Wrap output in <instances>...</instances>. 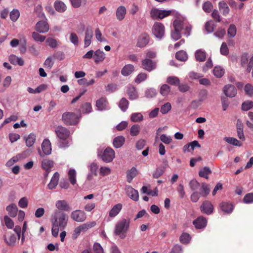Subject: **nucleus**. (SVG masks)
<instances>
[{"label": "nucleus", "instance_id": "obj_1", "mask_svg": "<svg viewBox=\"0 0 253 253\" xmlns=\"http://www.w3.org/2000/svg\"><path fill=\"white\" fill-rule=\"evenodd\" d=\"M68 221V215L61 211H55L51 216L52 224L51 234L54 237L58 235L59 230H62L66 227Z\"/></svg>", "mask_w": 253, "mask_h": 253}, {"label": "nucleus", "instance_id": "obj_2", "mask_svg": "<svg viewBox=\"0 0 253 253\" xmlns=\"http://www.w3.org/2000/svg\"><path fill=\"white\" fill-rule=\"evenodd\" d=\"M55 133L60 139L59 146L66 148L69 146L70 141L69 139L70 131L65 127L61 126H58L55 130Z\"/></svg>", "mask_w": 253, "mask_h": 253}, {"label": "nucleus", "instance_id": "obj_3", "mask_svg": "<svg viewBox=\"0 0 253 253\" xmlns=\"http://www.w3.org/2000/svg\"><path fill=\"white\" fill-rule=\"evenodd\" d=\"M130 224L129 219L123 218L119 221L116 224L114 233L116 235H118L121 238L125 237V234L128 230Z\"/></svg>", "mask_w": 253, "mask_h": 253}, {"label": "nucleus", "instance_id": "obj_4", "mask_svg": "<svg viewBox=\"0 0 253 253\" xmlns=\"http://www.w3.org/2000/svg\"><path fill=\"white\" fill-rule=\"evenodd\" d=\"M183 21L180 18H176L173 22L174 31L171 33V38L176 41L180 38V31L182 30V26L183 25Z\"/></svg>", "mask_w": 253, "mask_h": 253}, {"label": "nucleus", "instance_id": "obj_5", "mask_svg": "<svg viewBox=\"0 0 253 253\" xmlns=\"http://www.w3.org/2000/svg\"><path fill=\"white\" fill-rule=\"evenodd\" d=\"M80 116L74 113L66 112L62 115L63 122L68 125H74L77 124L79 121Z\"/></svg>", "mask_w": 253, "mask_h": 253}, {"label": "nucleus", "instance_id": "obj_6", "mask_svg": "<svg viewBox=\"0 0 253 253\" xmlns=\"http://www.w3.org/2000/svg\"><path fill=\"white\" fill-rule=\"evenodd\" d=\"M41 147L42 152L40 149L38 150L39 154L41 157H43L45 155H48L51 154V145L49 139H44L42 143Z\"/></svg>", "mask_w": 253, "mask_h": 253}, {"label": "nucleus", "instance_id": "obj_7", "mask_svg": "<svg viewBox=\"0 0 253 253\" xmlns=\"http://www.w3.org/2000/svg\"><path fill=\"white\" fill-rule=\"evenodd\" d=\"M71 218L76 222H82L86 220V215L84 211L81 210H76L71 212Z\"/></svg>", "mask_w": 253, "mask_h": 253}, {"label": "nucleus", "instance_id": "obj_8", "mask_svg": "<svg viewBox=\"0 0 253 253\" xmlns=\"http://www.w3.org/2000/svg\"><path fill=\"white\" fill-rule=\"evenodd\" d=\"M152 33L157 38L161 39L165 34V27L163 24L159 22L155 23L152 28Z\"/></svg>", "mask_w": 253, "mask_h": 253}, {"label": "nucleus", "instance_id": "obj_9", "mask_svg": "<svg viewBox=\"0 0 253 253\" xmlns=\"http://www.w3.org/2000/svg\"><path fill=\"white\" fill-rule=\"evenodd\" d=\"M102 160L106 163H110L115 158V152L111 148H107L101 156Z\"/></svg>", "mask_w": 253, "mask_h": 253}, {"label": "nucleus", "instance_id": "obj_10", "mask_svg": "<svg viewBox=\"0 0 253 253\" xmlns=\"http://www.w3.org/2000/svg\"><path fill=\"white\" fill-rule=\"evenodd\" d=\"M87 168L89 172L86 176V179L87 180L90 181L93 179L94 176L97 175L98 166L95 162H92L88 165Z\"/></svg>", "mask_w": 253, "mask_h": 253}, {"label": "nucleus", "instance_id": "obj_11", "mask_svg": "<svg viewBox=\"0 0 253 253\" xmlns=\"http://www.w3.org/2000/svg\"><path fill=\"white\" fill-rule=\"evenodd\" d=\"M126 195L132 200L137 201L139 200V194L137 190L134 189L130 185H126L125 187Z\"/></svg>", "mask_w": 253, "mask_h": 253}, {"label": "nucleus", "instance_id": "obj_12", "mask_svg": "<svg viewBox=\"0 0 253 253\" xmlns=\"http://www.w3.org/2000/svg\"><path fill=\"white\" fill-rule=\"evenodd\" d=\"M45 21H40L36 25V30L40 33H45L49 29V26L47 22V19L45 18Z\"/></svg>", "mask_w": 253, "mask_h": 253}, {"label": "nucleus", "instance_id": "obj_13", "mask_svg": "<svg viewBox=\"0 0 253 253\" xmlns=\"http://www.w3.org/2000/svg\"><path fill=\"white\" fill-rule=\"evenodd\" d=\"M149 42V37L145 33H142L138 37L136 46L142 48L145 47Z\"/></svg>", "mask_w": 253, "mask_h": 253}, {"label": "nucleus", "instance_id": "obj_14", "mask_svg": "<svg viewBox=\"0 0 253 253\" xmlns=\"http://www.w3.org/2000/svg\"><path fill=\"white\" fill-rule=\"evenodd\" d=\"M208 92L206 89L202 90L199 94V100H194L192 102V106L194 107H198L201 104V103L205 100L208 97Z\"/></svg>", "mask_w": 253, "mask_h": 253}, {"label": "nucleus", "instance_id": "obj_15", "mask_svg": "<svg viewBox=\"0 0 253 253\" xmlns=\"http://www.w3.org/2000/svg\"><path fill=\"white\" fill-rule=\"evenodd\" d=\"M200 209L202 212L209 215L213 212V206L211 202L205 201L202 204Z\"/></svg>", "mask_w": 253, "mask_h": 253}, {"label": "nucleus", "instance_id": "obj_16", "mask_svg": "<svg viewBox=\"0 0 253 253\" xmlns=\"http://www.w3.org/2000/svg\"><path fill=\"white\" fill-rule=\"evenodd\" d=\"M55 207L59 211H69L71 207L66 200H58L55 203Z\"/></svg>", "mask_w": 253, "mask_h": 253}, {"label": "nucleus", "instance_id": "obj_17", "mask_svg": "<svg viewBox=\"0 0 253 253\" xmlns=\"http://www.w3.org/2000/svg\"><path fill=\"white\" fill-rule=\"evenodd\" d=\"M223 92L226 96L229 97H233L237 94V90L235 87L232 84H227L224 86Z\"/></svg>", "mask_w": 253, "mask_h": 253}, {"label": "nucleus", "instance_id": "obj_18", "mask_svg": "<svg viewBox=\"0 0 253 253\" xmlns=\"http://www.w3.org/2000/svg\"><path fill=\"white\" fill-rule=\"evenodd\" d=\"M93 37V31L91 27H87L85 32V38L84 40V47H88L91 42Z\"/></svg>", "mask_w": 253, "mask_h": 253}, {"label": "nucleus", "instance_id": "obj_19", "mask_svg": "<svg viewBox=\"0 0 253 253\" xmlns=\"http://www.w3.org/2000/svg\"><path fill=\"white\" fill-rule=\"evenodd\" d=\"M96 106L99 111H103L109 109L108 102L105 98H101L96 101Z\"/></svg>", "mask_w": 253, "mask_h": 253}, {"label": "nucleus", "instance_id": "obj_20", "mask_svg": "<svg viewBox=\"0 0 253 253\" xmlns=\"http://www.w3.org/2000/svg\"><path fill=\"white\" fill-rule=\"evenodd\" d=\"M4 240L7 245L10 246H13L15 245L17 236L13 234L7 233L4 236Z\"/></svg>", "mask_w": 253, "mask_h": 253}, {"label": "nucleus", "instance_id": "obj_21", "mask_svg": "<svg viewBox=\"0 0 253 253\" xmlns=\"http://www.w3.org/2000/svg\"><path fill=\"white\" fill-rule=\"evenodd\" d=\"M126 14V9L123 6H119L116 9V16L118 20L122 21L125 17Z\"/></svg>", "mask_w": 253, "mask_h": 253}, {"label": "nucleus", "instance_id": "obj_22", "mask_svg": "<svg viewBox=\"0 0 253 253\" xmlns=\"http://www.w3.org/2000/svg\"><path fill=\"white\" fill-rule=\"evenodd\" d=\"M142 65L143 69L149 72L152 71L156 68L155 63L147 58L142 61Z\"/></svg>", "mask_w": 253, "mask_h": 253}, {"label": "nucleus", "instance_id": "obj_23", "mask_svg": "<svg viewBox=\"0 0 253 253\" xmlns=\"http://www.w3.org/2000/svg\"><path fill=\"white\" fill-rule=\"evenodd\" d=\"M207 221L206 218L203 216H200L193 221V224L197 229L205 228L207 225Z\"/></svg>", "mask_w": 253, "mask_h": 253}, {"label": "nucleus", "instance_id": "obj_24", "mask_svg": "<svg viewBox=\"0 0 253 253\" xmlns=\"http://www.w3.org/2000/svg\"><path fill=\"white\" fill-rule=\"evenodd\" d=\"M54 166V162L51 160L47 159H43L42 161V168L46 171H49ZM49 171L47 172L46 175H47Z\"/></svg>", "mask_w": 253, "mask_h": 253}, {"label": "nucleus", "instance_id": "obj_25", "mask_svg": "<svg viewBox=\"0 0 253 253\" xmlns=\"http://www.w3.org/2000/svg\"><path fill=\"white\" fill-rule=\"evenodd\" d=\"M59 178V174L57 172H55L52 177L49 183L47 185L48 188L49 189H53L55 188L58 184Z\"/></svg>", "mask_w": 253, "mask_h": 253}, {"label": "nucleus", "instance_id": "obj_26", "mask_svg": "<svg viewBox=\"0 0 253 253\" xmlns=\"http://www.w3.org/2000/svg\"><path fill=\"white\" fill-rule=\"evenodd\" d=\"M221 210L226 213H231L234 209L233 206L229 203L222 202L220 204Z\"/></svg>", "mask_w": 253, "mask_h": 253}, {"label": "nucleus", "instance_id": "obj_27", "mask_svg": "<svg viewBox=\"0 0 253 253\" xmlns=\"http://www.w3.org/2000/svg\"><path fill=\"white\" fill-rule=\"evenodd\" d=\"M123 206L121 204H117L115 205L111 209L109 213V216L110 217H114L117 216L122 209Z\"/></svg>", "mask_w": 253, "mask_h": 253}, {"label": "nucleus", "instance_id": "obj_28", "mask_svg": "<svg viewBox=\"0 0 253 253\" xmlns=\"http://www.w3.org/2000/svg\"><path fill=\"white\" fill-rule=\"evenodd\" d=\"M9 61L13 65H18L19 66H23L24 64V60L15 55H11L9 56Z\"/></svg>", "mask_w": 253, "mask_h": 253}, {"label": "nucleus", "instance_id": "obj_29", "mask_svg": "<svg viewBox=\"0 0 253 253\" xmlns=\"http://www.w3.org/2000/svg\"><path fill=\"white\" fill-rule=\"evenodd\" d=\"M94 54V60L96 63L103 61L105 58L104 52L99 49L95 51Z\"/></svg>", "mask_w": 253, "mask_h": 253}, {"label": "nucleus", "instance_id": "obj_30", "mask_svg": "<svg viewBox=\"0 0 253 253\" xmlns=\"http://www.w3.org/2000/svg\"><path fill=\"white\" fill-rule=\"evenodd\" d=\"M137 170L135 167H132L126 172V179L128 183H131L132 179L137 175Z\"/></svg>", "mask_w": 253, "mask_h": 253}, {"label": "nucleus", "instance_id": "obj_31", "mask_svg": "<svg viewBox=\"0 0 253 253\" xmlns=\"http://www.w3.org/2000/svg\"><path fill=\"white\" fill-rule=\"evenodd\" d=\"M68 179L73 185H74L77 182V172L74 169H70L68 172Z\"/></svg>", "mask_w": 253, "mask_h": 253}, {"label": "nucleus", "instance_id": "obj_32", "mask_svg": "<svg viewBox=\"0 0 253 253\" xmlns=\"http://www.w3.org/2000/svg\"><path fill=\"white\" fill-rule=\"evenodd\" d=\"M218 7L219 10L221 11L223 15L226 16L229 14L230 8L225 1H220L218 3Z\"/></svg>", "mask_w": 253, "mask_h": 253}, {"label": "nucleus", "instance_id": "obj_33", "mask_svg": "<svg viewBox=\"0 0 253 253\" xmlns=\"http://www.w3.org/2000/svg\"><path fill=\"white\" fill-rule=\"evenodd\" d=\"M125 138L123 136H118L116 137L113 140V145L116 148L121 147L124 144Z\"/></svg>", "mask_w": 253, "mask_h": 253}, {"label": "nucleus", "instance_id": "obj_34", "mask_svg": "<svg viewBox=\"0 0 253 253\" xmlns=\"http://www.w3.org/2000/svg\"><path fill=\"white\" fill-rule=\"evenodd\" d=\"M55 10L58 12H63L67 8L66 5L61 1L56 0L54 4Z\"/></svg>", "mask_w": 253, "mask_h": 253}, {"label": "nucleus", "instance_id": "obj_35", "mask_svg": "<svg viewBox=\"0 0 253 253\" xmlns=\"http://www.w3.org/2000/svg\"><path fill=\"white\" fill-rule=\"evenodd\" d=\"M127 92L130 100L136 99L138 97L135 88L132 86L128 87Z\"/></svg>", "mask_w": 253, "mask_h": 253}, {"label": "nucleus", "instance_id": "obj_36", "mask_svg": "<svg viewBox=\"0 0 253 253\" xmlns=\"http://www.w3.org/2000/svg\"><path fill=\"white\" fill-rule=\"evenodd\" d=\"M134 71V66L131 64L125 65L121 71L122 74L124 76H127Z\"/></svg>", "mask_w": 253, "mask_h": 253}, {"label": "nucleus", "instance_id": "obj_37", "mask_svg": "<svg viewBox=\"0 0 253 253\" xmlns=\"http://www.w3.org/2000/svg\"><path fill=\"white\" fill-rule=\"evenodd\" d=\"M6 210L8 212L9 215L14 217L17 215L18 208L16 205L11 204L6 207Z\"/></svg>", "mask_w": 253, "mask_h": 253}, {"label": "nucleus", "instance_id": "obj_38", "mask_svg": "<svg viewBox=\"0 0 253 253\" xmlns=\"http://www.w3.org/2000/svg\"><path fill=\"white\" fill-rule=\"evenodd\" d=\"M196 60L202 62L204 61L206 59V52L202 49L197 50L195 54Z\"/></svg>", "mask_w": 253, "mask_h": 253}, {"label": "nucleus", "instance_id": "obj_39", "mask_svg": "<svg viewBox=\"0 0 253 253\" xmlns=\"http://www.w3.org/2000/svg\"><path fill=\"white\" fill-rule=\"evenodd\" d=\"M224 140L228 143L235 146H241L242 143L234 137H225Z\"/></svg>", "mask_w": 253, "mask_h": 253}, {"label": "nucleus", "instance_id": "obj_40", "mask_svg": "<svg viewBox=\"0 0 253 253\" xmlns=\"http://www.w3.org/2000/svg\"><path fill=\"white\" fill-rule=\"evenodd\" d=\"M211 173V170L210 168L205 167L199 170V175L201 177H204L206 179H208V175Z\"/></svg>", "mask_w": 253, "mask_h": 253}, {"label": "nucleus", "instance_id": "obj_41", "mask_svg": "<svg viewBox=\"0 0 253 253\" xmlns=\"http://www.w3.org/2000/svg\"><path fill=\"white\" fill-rule=\"evenodd\" d=\"M36 136L34 133H30L26 138V145L27 147H31L35 142Z\"/></svg>", "mask_w": 253, "mask_h": 253}, {"label": "nucleus", "instance_id": "obj_42", "mask_svg": "<svg viewBox=\"0 0 253 253\" xmlns=\"http://www.w3.org/2000/svg\"><path fill=\"white\" fill-rule=\"evenodd\" d=\"M213 74L216 78H221L224 74V69L220 66H215L213 70Z\"/></svg>", "mask_w": 253, "mask_h": 253}, {"label": "nucleus", "instance_id": "obj_43", "mask_svg": "<svg viewBox=\"0 0 253 253\" xmlns=\"http://www.w3.org/2000/svg\"><path fill=\"white\" fill-rule=\"evenodd\" d=\"M96 225L95 221H89L81 225L83 232H85L88 229L94 227Z\"/></svg>", "mask_w": 253, "mask_h": 253}, {"label": "nucleus", "instance_id": "obj_44", "mask_svg": "<svg viewBox=\"0 0 253 253\" xmlns=\"http://www.w3.org/2000/svg\"><path fill=\"white\" fill-rule=\"evenodd\" d=\"M176 58L181 61H185L188 58L186 52L183 50H180L176 52L175 54Z\"/></svg>", "mask_w": 253, "mask_h": 253}, {"label": "nucleus", "instance_id": "obj_45", "mask_svg": "<svg viewBox=\"0 0 253 253\" xmlns=\"http://www.w3.org/2000/svg\"><path fill=\"white\" fill-rule=\"evenodd\" d=\"M130 120L133 122H139L143 120V116L141 113H134L131 115Z\"/></svg>", "mask_w": 253, "mask_h": 253}, {"label": "nucleus", "instance_id": "obj_46", "mask_svg": "<svg viewBox=\"0 0 253 253\" xmlns=\"http://www.w3.org/2000/svg\"><path fill=\"white\" fill-rule=\"evenodd\" d=\"M167 82L168 84L175 86H177L180 84L179 79L175 76L169 77L167 79Z\"/></svg>", "mask_w": 253, "mask_h": 253}, {"label": "nucleus", "instance_id": "obj_47", "mask_svg": "<svg viewBox=\"0 0 253 253\" xmlns=\"http://www.w3.org/2000/svg\"><path fill=\"white\" fill-rule=\"evenodd\" d=\"M10 18L13 22H16L20 16V12L17 9H13L9 14Z\"/></svg>", "mask_w": 253, "mask_h": 253}, {"label": "nucleus", "instance_id": "obj_48", "mask_svg": "<svg viewBox=\"0 0 253 253\" xmlns=\"http://www.w3.org/2000/svg\"><path fill=\"white\" fill-rule=\"evenodd\" d=\"M34 11L39 17L45 19L46 17L42 11V7L41 5L39 4L36 6L35 8Z\"/></svg>", "mask_w": 253, "mask_h": 253}, {"label": "nucleus", "instance_id": "obj_49", "mask_svg": "<svg viewBox=\"0 0 253 253\" xmlns=\"http://www.w3.org/2000/svg\"><path fill=\"white\" fill-rule=\"evenodd\" d=\"M140 126L138 125H133L130 129V133L131 136H137L140 132Z\"/></svg>", "mask_w": 253, "mask_h": 253}, {"label": "nucleus", "instance_id": "obj_50", "mask_svg": "<svg viewBox=\"0 0 253 253\" xmlns=\"http://www.w3.org/2000/svg\"><path fill=\"white\" fill-rule=\"evenodd\" d=\"M33 39L38 42H43L45 39V36L40 35L38 32H34L32 33Z\"/></svg>", "mask_w": 253, "mask_h": 253}, {"label": "nucleus", "instance_id": "obj_51", "mask_svg": "<svg viewBox=\"0 0 253 253\" xmlns=\"http://www.w3.org/2000/svg\"><path fill=\"white\" fill-rule=\"evenodd\" d=\"M129 102L125 98H123L120 102L119 107L122 111L125 112L128 108Z\"/></svg>", "mask_w": 253, "mask_h": 253}, {"label": "nucleus", "instance_id": "obj_52", "mask_svg": "<svg viewBox=\"0 0 253 253\" xmlns=\"http://www.w3.org/2000/svg\"><path fill=\"white\" fill-rule=\"evenodd\" d=\"M182 21H183L184 24L182 26V29H183L184 30L183 34L186 37H188L190 35L191 26L190 25L186 24L183 20H182Z\"/></svg>", "mask_w": 253, "mask_h": 253}, {"label": "nucleus", "instance_id": "obj_53", "mask_svg": "<svg viewBox=\"0 0 253 253\" xmlns=\"http://www.w3.org/2000/svg\"><path fill=\"white\" fill-rule=\"evenodd\" d=\"M201 191L202 192L200 193L201 195L206 197L209 194L210 190L206 183H203L201 186Z\"/></svg>", "mask_w": 253, "mask_h": 253}, {"label": "nucleus", "instance_id": "obj_54", "mask_svg": "<svg viewBox=\"0 0 253 253\" xmlns=\"http://www.w3.org/2000/svg\"><path fill=\"white\" fill-rule=\"evenodd\" d=\"M215 27L213 22L212 21H208L205 24V29L208 33H212Z\"/></svg>", "mask_w": 253, "mask_h": 253}, {"label": "nucleus", "instance_id": "obj_55", "mask_svg": "<svg viewBox=\"0 0 253 253\" xmlns=\"http://www.w3.org/2000/svg\"><path fill=\"white\" fill-rule=\"evenodd\" d=\"M237 33V29L235 25L231 24L227 31V33L230 37H234Z\"/></svg>", "mask_w": 253, "mask_h": 253}, {"label": "nucleus", "instance_id": "obj_56", "mask_svg": "<svg viewBox=\"0 0 253 253\" xmlns=\"http://www.w3.org/2000/svg\"><path fill=\"white\" fill-rule=\"evenodd\" d=\"M213 8V5L210 1H206L203 5V9L205 12L209 13L211 11Z\"/></svg>", "mask_w": 253, "mask_h": 253}, {"label": "nucleus", "instance_id": "obj_57", "mask_svg": "<svg viewBox=\"0 0 253 253\" xmlns=\"http://www.w3.org/2000/svg\"><path fill=\"white\" fill-rule=\"evenodd\" d=\"M189 186L192 191H197L200 187V184L196 180L193 179L189 182Z\"/></svg>", "mask_w": 253, "mask_h": 253}, {"label": "nucleus", "instance_id": "obj_58", "mask_svg": "<svg viewBox=\"0 0 253 253\" xmlns=\"http://www.w3.org/2000/svg\"><path fill=\"white\" fill-rule=\"evenodd\" d=\"M4 221L5 225L8 229H12L13 228L14 225V222L7 215L4 216Z\"/></svg>", "mask_w": 253, "mask_h": 253}, {"label": "nucleus", "instance_id": "obj_59", "mask_svg": "<svg viewBox=\"0 0 253 253\" xmlns=\"http://www.w3.org/2000/svg\"><path fill=\"white\" fill-rule=\"evenodd\" d=\"M253 107V102L252 101H247L243 103L242 109L243 110L247 111L252 109Z\"/></svg>", "mask_w": 253, "mask_h": 253}, {"label": "nucleus", "instance_id": "obj_60", "mask_svg": "<svg viewBox=\"0 0 253 253\" xmlns=\"http://www.w3.org/2000/svg\"><path fill=\"white\" fill-rule=\"evenodd\" d=\"M191 239L189 234L183 233L180 237V241L182 244H188Z\"/></svg>", "mask_w": 253, "mask_h": 253}, {"label": "nucleus", "instance_id": "obj_61", "mask_svg": "<svg viewBox=\"0 0 253 253\" xmlns=\"http://www.w3.org/2000/svg\"><path fill=\"white\" fill-rule=\"evenodd\" d=\"M54 63V62L53 60L52 57L49 56V57H48L45 59V60L44 62V66L45 68L50 69L52 67Z\"/></svg>", "mask_w": 253, "mask_h": 253}, {"label": "nucleus", "instance_id": "obj_62", "mask_svg": "<svg viewBox=\"0 0 253 253\" xmlns=\"http://www.w3.org/2000/svg\"><path fill=\"white\" fill-rule=\"evenodd\" d=\"M111 172V169L107 167H101L99 169L100 174L103 176L110 174Z\"/></svg>", "mask_w": 253, "mask_h": 253}, {"label": "nucleus", "instance_id": "obj_63", "mask_svg": "<svg viewBox=\"0 0 253 253\" xmlns=\"http://www.w3.org/2000/svg\"><path fill=\"white\" fill-rule=\"evenodd\" d=\"M171 108V104L169 103H166L162 105L160 111L163 114H166L170 110Z\"/></svg>", "mask_w": 253, "mask_h": 253}, {"label": "nucleus", "instance_id": "obj_64", "mask_svg": "<svg viewBox=\"0 0 253 253\" xmlns=\"http://www.w3.org/2000/svg\"><path fill=\"white\" fill-rule=\"evenodd\" d=\"M246 94L250 96L253 95V85L250 84H247L244 87Z\"/></svg>", "mask_w": 253, "mask_h": 253}]
</instances>
